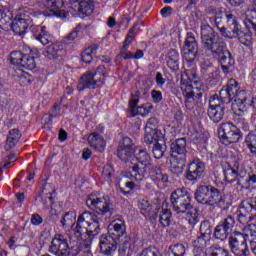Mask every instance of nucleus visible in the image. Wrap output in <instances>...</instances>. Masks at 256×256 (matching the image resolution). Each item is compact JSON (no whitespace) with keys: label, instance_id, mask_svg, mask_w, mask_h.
I'll return each instance as SVG.
<instances>
[{"label":"nucleus","instance_id":"nucleus-1","mask_svg":"<svg viewBox=\"0 0 256 256\" xmlns=\"http://www.w3.org/2000/svg\"><path fill=\"white\" fill-rule=\"evenodd\" d=\"M201 45L206 57L218 59L223 73H229V69L235 65V58L227 49V42L209 24L200 27Z\"/></svg>","mask_w":256,"mask_h":256},{"label":"nucleus","instance_id":"nucleus-2","mask_svg":"<svg viewBox=\"0 0 256 256\" xmlns=\"http://www.w3.org/2000/svg\"><path fill=\"white\" fill-rule=\"evenodd\" d=\"M170 201L173 211L177 215H186V221L191 227H195L199 223V210L191 205V194L186 188L174 190L170 196Z\"/></svg>","mask_w":256,"mask_h":256},{"label":"nucleus","instance_id":"nucleus-3","mask_svg":"<svg viewBox=\"0 0 256 256\" xmlns=\"http://www.w3.org/2000/svg\"><path fill=\"white\" fill-rule=\"evenodd\" d=\"M218 97L221 103L226 105L234 99L232 104L234 115H243L247 111V92L239 90V83L233 79L228 82L227 86L222 87Z\"/></svg>","mask_w":256,"mask_h":256},{"label":"nucleus","instance_id":"nucleus-4","mask_svg":"<svg viewBox=\"0 0 256 256\" xmlns=\"http://www.w3.org/2000/svg\"><path fill=\"white\" fill-rule=\"evenodd\" d=\"M195 199L201 205H209L210 207H225V196L221 194L219 189L212 185H200L195 191Z\"/></svg>","mask_w":256,"mask_h":256},{"label":"nucleus","instance_id":"nucleus-5","mask_svg":"<svg viewBox=\"0 0 256 256\" xmlns=\"http://www.w3.org/2000/svg\"><path fill=\"white\" fill-rule=\"evenodd\" d=\"M48 251L55 256H78L81 253V246L79 244L69 245L67 235L55 234Z\"/></svg>","mask_w":256,"mask_h":256},{"label":"nucleus","instance_id":"nucleus-6","mask_svg":"<svg viewBox=\"0 0 256 256\" xmlns=\"http://www.w3.org/2000/svg\"><path fill=\"white\" fill-rule=\"evenodd\" d=\"M246 29L248 31H243L241 28L235 29L233 35H235L242 45L249 47L251 41H253L254 32L256 34V9H248L246 11V20H244Z\"/></svg>","mask_w":256,"mask_h":256},{"label":"nucleus","instance_id":"nucleus-7","mask_svg":"<svg viewBox=\"0 0 256 256\" xmlns=\"http://www.w3.org/2000/svg\"><path fill=\"white\" fill-rule=\"evenodd\" d=\"M39 7H45L44 15L46 17H59L65 19L67 13L63 9L65 2L63 0H34Z\"/></svg>","mask_w":256,"mask_h":256},{"label":"nucleus","instance_id":"nucleus-8","mask_svg":"<svg viewBox=\"0 0 256 256\" xmlns=\"http://www.w3.org/2000/svg\"><path fill=\"white\" fill-rule=\"evenodd\" d=\"M228 245L231 253L235 256H247L249 255V246L247 245V240L243 233L239 231H234L229 239Z\"/></svg>","mask_w":256,"mask_h":256},{"label":"nucleus","instance_id":"nucleus-9","mask_svg":"<svg viewBox=\"0 0 256 256\" xmlns=\"http://www.w3.org/2000/svg\"><path fill=\"white\" fill-rule=\"evenodd\" d=\"M256 217V198L243 200L238 210V221L245 225Z\"/></svg>","mask_w":256,"mask_h":256},{"label":"nucleus","instance_id":"nucleus-10","mask_svg":"<svg viewBox=\"0 0 256 256\" xmlns=\"http://www.w3.org/2000/svg\"><path fill=\"white\" fill-rule=\"evenodd\" d=\"M86 205L89 209H99L102 215H105L106 213L113 215V208H111L112 204L107 196L99 198L97 195L91 194L86 200Z\"/></svg>","mask_w":256,"mask_h":256},{"label":"nucleus","instance_id":"nucleus-11","mask_svg":"<svg viewBox=\"0 0 256 256\" xmlns=\"http://www.w3.org/2000/svg\"><path fill=\"white\" fill-rule=\"evenodd\" d=\"M183 96L186 99L185 105L187 109H193L196 103H199L203 97V91L199 87H193L191 84L182 85Z\"/></svg>","mask_w":256,"mask_h":256},{"label":"nucleus","instance_id":"nucleus-12","mask_svg":"<svg viewBox=\"0 0 256 256\" xmlns=\"http://www.w3.org/2000/svg\"><path fill=\"white\" fill-rule=\"evenodd\" d=\"M233 227H235V217L227 216L215 227V239H218V241H225L230 233L233 232Z\"/></svg>","mask_w":256,"mask_h":256},{"label":"nucleus","instance_id":"nucleus-13","mask_svg":"<svg viewBox=\"0 0 256 256\" xmlns=\"http://www.w3.org/2000/svg\"><path fill=\"white\" fill-rule=\"evenodd\" d=\"M90 221L87 223V237L88 239L82 241V247L89 249L91 247L93 237H97L99 233H101V225L99 224V214H95L90 212Z\"/></svg>","mask_w":256,"mask_h":256},{"label":"nucleus","instance_id":"nucleus-14","mask_svg":"<svg viewBox=\"0 0 256 256\" xmlns=\"http://www.w3.org/2000/svg\"><path fill=\"white\" fill-rule=\"evenodd\" d=\"M103 85V78H95L93 72L88 71L82 77H80L77 91H85V89H97Z\"/></svg>","mask_w":256,"mask_h":256},{"label":"nucleus","instance_id":"nucleus-15","mask_svg":"<svg viewBox=\"0 0 256 256\" xmlns=\"http://www.w3.org/2000/svg\"><path fill=\"white\" fill-rule=\"evenodd\" d=\"M29 27L31 31H33V20L25 15L16 17L10 26L15 35H19L20 37H23L27 33V29H29Z\"/></svg>","mask_w":256,"mask_h":256},{"label":"nucleus","instance_id":"nucleus-16","mask_svg":"<svg viewBox=\"0 0 256 256\" xmlns=\"http://www.w3.org/2000/svg\"><path fill=\"white\" fill-rule=\"evenodd\" d=\"M197 53H199V44L197 43V39H195V36L188 34L183 46L184 58L186 61L191 63L195 61Z\"/></svg>","mask_w":256,"mask_h":256},{"label":"nucleus","instance_id":"nucleus-17","mask_svg":"<svg viewBox=\"0 0 256 256\" xmlns=\"http://www.w3.org/2000/svg\"><path fill=\"white\" fill-rule=\"evenodd\" d=\"M90 220L91 212L89 211H84L78 216L76 223H74V227H72V231L77 239H83V237L87 235V224Z\"/></svg>","mask_w":256,"mask_h":256},{"label":"nucleus","instance_id":"nucleus-18","mask_svg":"<svg viewBox=\"0 0 256 256\" xmlns=\"http://www.w3.org/2000/svg\"><path fill=\"white\" fill-rule=\"evenodd\" d=\"M205 173V163L199 159H194L188 165V170L186 172V179L188 181H199Z\"/></svg>","mask_w":256,"mask_h":256},{"label":"nucleus","instance_id":"nucleus-19","mask_svg":"<svg viewBox=\"0 0 256 256\" xmlns=\"http://www.w3.org/2000/svg\"><path fill=\"white\" fill-rule=\"evenodd\" d=\"M224 175L226 183H233L234 181H238V189H240V191H243L240 181L241 183H245V177L247 178L248 175L245 171H239V165L235 164L233 168H228L224 170Z\"/></svg>","mask_w":256,"mask_h":256},{"label":"nucleus","instance_id":"nucleus-20","mask_svg":"<svg viewBox=\"0 0 256 256\" xmlns=\"http://www.w3.org/2000/svg\"><path fill=\"white\" fill-rule=\"evenodd\" d=\"M171 159H187V139H176L170 145Z\"/></svg>","mask_w":256,"mask_h":256},{"label":"nucleus","instance_id":"nucleus-21","mask_svg":"<svg viewBox=\"0 0 256 256\" xmlns=\"http://www.w3.org/2000/svg\"><path fill=\"white\" fill-rule=\"evenodd\" d=\"M219 140L223 145H231V143H238L239 139H241V131L239 129L231 130V129H219L218 130Z\"/></svg>","mask_w":256,"mask_h":256},{"label":"nucleus","instance_id":"nucleus-22","mask_svg":"<svg viewBox=\"0 0 256 256\" xmlns=\"http://www.w3.org/2000/svg\"><path fill=\"white\" fill-rule=\"evenodd\" d=\"M99 247L103 255L111 256L117 251V240L111 238L109 234H102L100 236Z\"/></svg>","mask_w":256,"mask_h":256},{"label":"nucleus","instance_id":"nucleus-23","mask_svg":"<svg viewBox=\"0 0 256 256\" xmlns=\"http://www.w3.org/2000/svg\"><path fill=\"white\" fill-rule=\"evenodd\" d=\"M137 105H139V98L130 100L129 109L133 117H135V115H141L142 117H147V115H149V113L153 111V105L151 103H146L138 107Z\"/></svg>","mask_w":256,"mask_h":256},{"label":"nucleus","instance_id":"nucleus-24","mask_svg":"<svg viewBox=\"0 0 256 256\" xmlns=\"http://www.w3.org/2000/svg\"><path fill=\"white\" fill-rule=\"evenodd\" d=\"M165 141V129H151L144 135V142L146 145H157Z\"/></svg>","mask_w":256,"mask_h":256},{"label":"nucleus","instance_id":"nucleus-25","mask_svg":"<svg viewBox=\"0 0 256 256\" xmlns=\"http://www.w3.org/2000/svg\"><path fill=\"white\" fill-rule=\"evenodd\" d=\"M107 235L113 238L116 242L125 235V222L119 220V222H112L108 226Z\"/></svg>","mask_w":256,"mask_h":256},{"label":"nucleus","instance_id":"nucleus-26","mask_svg":"<svg viewBox=\"0 0 256 256\" xmlns=\"http://www.w3.org/2000/svg\"><path fill=\"white\" fill-rule=\"evenodd\" d=\"M53 193H55L53 186L51 184H45L41 192L37 194V197H41L45 209H49L53 205Z\"/></svg>","mask_w":256,"mask_h":256},{"label":"nucleus","instance_id":"nucleus-27","mask_svg":"<svg viewBox=\"0 0 256 256\" xmlns=\"http://www.w3.org/2000/svg\"><path fill=\"white\" fill-rule=\"evenodd\" d=\"M45 26H34L32 28V34L36 41L42 43V45H48L51 43V35L46 30Z\"/></svg>","mask_w":256,"mask_h":256},{"label":"nucleus","instance_id":"nucleus-28","mask_svg":"<svg viewBox=\"0 0 256 256\" xmlns=\"http://www.w3.org/2000/svg\"><path fill=\"white\" fill-rule=\"evenodd\" d=\"M150 179L156 183V185H161V183H169V175L165 173L159 166H152L150 168Z\"/></svg>","mask_w":256,"mask_h":256},{"label":"nucleus","instance_id":"nucleus-29","mask_svg":"<svg viewBox=\"0 0 256 256\" xmlns=\"http://www.w3.org/2000/svg\"><path fill=\"white\" fill-rule=\"evenodd\" d=\"M88 143L92 149H95V151H98L99 153L105 151V139H103V136L97 132H93L88 136Z\"/></svg>","mask_w":256,"mask_h":256},{"label":"nucleus","instance_id":"nucleus-30","mask_svg":"<svg viewBox=\"0 0 256 256\" xmlns=\"http://www.w3.org/2000/svg\"><path fill=\"white\" fill-rule=\"evenodd\" d=\"M233 122H226L223 123L220 127V129H247L249 127V124L247 121H245V118L243 116L245 115V111L242 114H235Z\"/></svg>","mask_w":256,"mask_h":256},{"label":"nucleus","instance_id":"nucleus-31","mask_svg":"<svg viewBox=\"0 0 256 256\" xmlns=\"http://www.w3.org/2000/svg\"><path fill=\"white\" fill-rule=\"evenodd\" d=\"M179 61H181V55L177 49H170L166 55V64L171 71H178L179 70Z\"/></svg>","mask_w":256,"mask_h":256},{"label":"nucleus","instance_id":"nucleus-32","mask_svg":"<svg viewBox=\"0 0 256 256\" xmlns=\"http://www.w3.org/2000/svg\"><path fill=\"white\" fill-rule=\"evenodd\" d=\"M95 11V2L93 0H80L78 3V13L80 17H89Z\"/></svg>","mask_w":256,"mask_h":256},{"label":"nucleus","instance_id":"nucleus-33","mask_svg":"<svg viewBox=\"0 0 256 256\" xmlns=\"http://www.w3.org/2000/svg\"><path fill=\"white\" fill-rule=\"evenodd\" d=\"M43 55L47 57V59H58L63 55V46L58 43L51 44L43 52Z\"/></svg>","mask_w":256,"mask_h":256},{"label":"nucleus","instance_id":"nucleus-34","mask_svg":"<svg viewBox=\"0 0 256 256\" xmlns=\"http://www.w3.org/2000/svg\"><path fill=\"white\" fill-rule=\"evenodd\" d=\"M185 163H187V159L185 158H171V173H173V175H177V177H179V175H182L183 171L185 170Z\"/></svg>","mask_w":256,"mask_h":256},{"label":"nucleus","instance_id":"nucleus-35","mask_svg":"<svg viewBox=\"0 0 256 256\" xmlns=\"http://www.w3.org/2000/svg\"><path fill=\"white\" fill-rule=\"evenodd\" d=\"M76 220H77V212L71 210L66 212L63 215L62 219L60 220V223L63 229H69V227L73 229Z\"/></svg>","mask_w":256,"mask_h":256},{"label":"nucleus","instance_id":"nucleus-36","mask_svg":"<svg viewBox=\"0 0 256 256\" xmlns=\"http://www.w3.org/2000/svg\"><path fill=\"white\" fill-rule=\"evenodd\" d=\"M146 167L147 166L140 167L139 164H133L130 177L134 179V181H143V179H145V173L147 172Z\"/></svg>","mask_w":256,"mask_h":256},{"label":"nucleus","instance_id":"nucleus-37","mask_svg":"<svg viewBox=\"0 0 256 256\" xmlns=\"http://www.w3.org/2000/svg\"><path fill=\"white\" fill-rule=\"evenodd\" d=\"M138 208L140 209L144 217H155L153 206L151 205V203H149V200L140 199L138 201Z\"/></svg>","mask_w":256,"mask_h":256},{"label":"nucleus","instance_id":"nucleus-38","mask_svg":"<svg viewBox=\"0 0 256 256\" xmlns=\"http://www.w3.org/2000/svg\"><path fill=\"white\" fill-rule=\"evenodd\" d=\"M134 158L144 167L151 165V156L147 153L146 149L140 148L134 155Z\"/></svg>","mask_w":256,"mask_h":256},{"label":"nucleus","instance_id":"nucleus-39","mask_svg":"<svg viewBox=\"0 0 256 256\" xmlns=\"http://www.w3.org/2000/svg\"><path fill=\"white\" fill-rule=\"evenodd\" d=\"M159 223L162 227H170L173 223V213L169 209H162L159 213Z\"/></svg>","mask_w":256,"mask_h":256},{"label":"nucleus","instance_id":"nucleus-40","mask_svg":"<svg viewBox=\"0 0 256 256\" xmlns=\"http://www.w3.org/2000/svg\"><path fill=\"white\" fill-rule=\"evenodd\" d=\"M167 153V144L164 142L152 144V154L154 159H163Z\"/></svg>","mask_w":256,"mask_h":256},{"label":"nucleus","instance_id":"nucleus-41","mask_svg":"<svg viewBox=\"0 0 256 256\" xmlns=\"http://www.w3.org/2000/svg\"><path fill=\"white\" fill-rule=\"evenodd\" d=\"M225 115V107L209 108L208 116L214 123H219Z\"/></svg>","mask_w":256,"mask_h":256},{"label":"nucleus","instance_id":"nucleus-42","mask_svg":"<svg viewBox=\"0 0 256 256\" xmlns=\"http://www.w3.org/2000/svg\"><path fill=\"white\" fill-rule=\"evenodd\" d=\"M13 20L11 16L7 14V9L0 8V29L7 30L11 27Z\"/></svg>","mask_w":256,"mask_h":256},{"label":"nucleus","instance_id":"nucleus-43","mask_svg":"<svg viewBox=\"0 0 256 256\" xmlns=\"http://www.w3.org/2000/svg\"><path fill=\"white\" fill-rule=\"evenodd\" d=\"M208 256H229V250L215 244L207 249Z\"/></svg>","mask_w":256,"mask_h":256},{"label":"nucleus","instance_id":"nucleus-44","mask_svg":"<svg viewBox=\"0 0 256 256\" xmlns=\"http://www.w3.org/2000/svg\"><path fill=\"white\" fill-rule=\"evenodd\" d=\"M133 149L131 148H122L118 146V157L121 159V161H124V163H128V161L133 157Z\"/></svg>","mask_w":256,"mask_h":256},{"label":"nucleus","instance_id":"nucleus-45","mask_svg":"<svg viewBox=\"0 0 256 256\" xmlns=\"http://www.w3.org/2000/svg\"><path fill=\"white\" fill-rule=\"evenodd\" d=\"M20 67H23V69H27L28 71H33V69L37 67V64L35 63V57L25 54Z\"/></svg>","mask_w":256,"mask_h":256},{"label":"nucleus","instance_id":"nucleus-46","mask_svg":"<svg viewBox=\"0 0 256 256\" xmlns=\"http://www.w3.org/2000/svg\"><path fill=\"white\" fill-rule=\"evenodd\" d=\"M213 233V226H211V222L208 220H204L200 224V235H203V237L210 238Z\"/></svg>","mask_w":256,"mask_h":256},{"label":"nucleus","instance_id":"nucleus-47","mask_svg":"<svg viewBox=\"0 0 256 256\" xmlns=\"http://www.w3.org/2000/svg\"><path fill=\"white\" fill-rule=\"evenodd\" d=\"M24 58L25 54H23L21 51H13L12 53H10V63L12 65H17L18 67H21Z\"/></svg>","mask_w":256,"mask_h":256},{"label":"nucleus","instance_id":"nucleus-48","mask_svg":"<svg viewBox=\"0 0 256 256\" xmlns=\"http://www.w3.org/2000/svg\"><path fill=\"white\" fill-rule=\"evenodd\" d=\"M170 251L168 256H185V246L183 244H174L170 246Z\"/></svg>","mask_w":256,"mask_h":256},{"label":"nucleus","instance_id":"nucleus-49","mask_svg":"<svg viewBox=\"0 0 256 256\" xmlns=\"http://www.w3.org/2000/svg\"><path fill=\"white\" fill-rule=\"evenodd\" d=\"M243 236L247 241L249 239H255L256 238V225L255 224H248L244 227V233H242Z\"/></svg>","mask_w":256,"mask_h":256},{"label":"nucleus","instance_id":"nucleus-50","mask_svg":"<svg viewBox=\"0 0 256 256\" xmlns=\"http://www.w3.org/2000/svg\"><path fill=\"white\" fill-rule=\"evenodd\" d=\"M241 189H251V186L256 185V173H250L245 178V182H241Z\"/></svg>","mask_w":256,"mask_h":256},{"label":"nucleus","instance_id":"nucleus-51","mask_svg":"<svg viewBox=\"0 0 256 256\" xmlns=\"http://www.w3.org/2000/svg\"><path fill=\"white\" fill-rule=\"evenodd\" d=\"M225 23L232 29V33H235V29H239V22H237V18L231 13H226Z\"/></svg>","mask_w":256,"mask_h":256},{"label":"nucleus","instance_id":"nucleus-52","mask_svg":"<svg viewBox=\"0 0 256 256\" xmlns=\"http://www.w3.org/2000/svg\"><path fill=\"white\" fill-rule=\"evenodd\" d=\"M247 145L253 155H256V129H254L247 137Z\"/></svg>","mask_w":256,"mask_h":256},{"label":"nucleus","instance_id":"nucleus-53","mask_svg":"<svg viewBox=\"0 0 256 256\" xmlns=\"http://www.w3.org/2000/svg\"><path fill=\"white\" fill-rule=\"evenodd\" d=\"M209 105H210L209 109H217V107H225L223 106L225 105V103L221 102V98L217 94L210 97Z\"/></svg>","mask_w":256,"mask_h":256},{"label":"nucleus","instance_id":"nucleus-54","mask_svg":"<svg viewBox=\"0 0 256 256\" xmlns=\"http://www.w3.org/2000/svg\"><path fill=\"white\" fill-rule=\"evenodd\" d=\"M138 256H163L157 247L150 246L144 249Z\"/></svg>","mask_w":256,"mask_h":256},{"label":"nucleus","instance_id":"nucleus-55","mask_svg":"<svg viewBox=\"0 0 256 256\" xmlns=\"http://www.w3.org/2000/svg\"><path fill=\"white\" fill-rule=\"evenodd\" d=\"M214 178L218 185H225L227 183L225 178V170L223 169L216 170L214 172Z\"/></svg>","mask_w":256,"mask_h":256},{"label":"nucleus","instance_id":"nucleus-56","mask_svg":"<svg viewBox=\"0 0 256 256\" xmlns=\"http://www.w3.org/2000/svg\"><path fill=\"white\" fill-rule=\"evenodd\" d=\"M93 75L94 79H103V83H105V75H107V68H105L104 65H100L97 67Z\"/></svg>","mask_w":256,"mask_h":256},{"label":"nucleus","instance_id":"nucleus-57","mask_svg":"<svg viewBox=\"0 0 256 256\" xmlns=\"http://www.w3.org/2000/svg\"><path fill=\"white\" fill-rule=\"evenodd\" d=\"M225 19H227V13H223L220 12L218 14L215 15V25L217 27V29H219V27L225 25Z\"/></svg>","mask_w":256,"mask_h":256},{"label":"nucleus","instance_id":"nucleus-58","mask_svg":"<svg viewBox=\"0 0 256 256\" xmlns=\"http://www.w3.org/2000/svg\"><path fill=\"white\" fill-rule=\"evenodd\" d=\"M115 174V170H113V166L112 165H105L103 170H102V175L104 177V179H111V177H113V175Z\"/></svg>","mask_w":256,"mask_h":256},{"label":"nucleus","instance_id":"nucleus-59","mask_svg":"<svg viewBox=\"0 0 256 256\" xmlns=\"http://www.w3.org/2000/svg\"><path fill=\"white\" fill-rule=\"evenodd\" d=\"M210 239L209 237H205L200 234L195 240H194V246L196 248H204L205 245H207V240Z\"/></svg>","mask_w":256,"mask_h":256},{"label":"nucleus","instance_id":"nucleus-60","mask_svg":"<svg viewBox=\"0 0 256 256\" xmlns=\"http://www.w3.org/2000/svg\"><path fill=\"white\" fill-rule=\"evenodd\" d=\"M18 143H19V141L13 140V138L7 137L6 144L4 146L5 151H11V149H15V147H17Z\"/></svg>","mask_w":256,"mask_h":256},{"label":"nucleus","instance_id":"nucleus-61","mask_svg":"<svg viewBox=\"0 0 256 256\" xmlns=\"http://www.w3.org/2000/svg\"><path fill=\"white\" fill-rule=\"evenodd\" d=\"M119 147L124 149H133V140L129 137H124L120 142Z\"/></svg>","mask_w":256,"mask_h":256},{"label":"nucleus","instance_id":"nucleus-62","mask_svg":"<svg viewBox=\"0 0 256 256\" xmlns=\"http://www.w3.org/2000/svg\"><path fill=\"white\" fill-rule=\"evenodd\" d=\"M82 61L87 64H89V63H91V61H93V54L91 53V50L85 49L82 52Z\"/></svg>","mask_w":256,"mask_h":256},{"label":"nucleus","instance_id":"nucleus-63","mask_svg":"<svg viewBox=\"0 0 256 256\" xmlns=\"http://www.w3.org/2000/svg\"><path fill=\"white\" fill-rule=\"evenodd\" d=\"M30 222L35 226V227H39V225H41L43 223V217H41V215H39L38 213H34L31 215V220Z\"/></svg>","mask_w":256,"mask_h":256},{"label":"nucleus","instance_id":"nucleus-64","mask_svg":"<svg viewBox=\"0 0 256 256\" xmlns=\"http://www.w3.org/2000/svg\"><path fill=\"white\" fill-rule=\"evenodd\" d=\"M7 137L12 138L14 141H19L21 139V132L19 129H11Z\"/></svg>","mask_w":256,"mask_h":256}]
</instances>
